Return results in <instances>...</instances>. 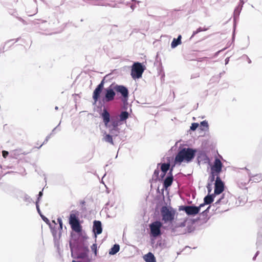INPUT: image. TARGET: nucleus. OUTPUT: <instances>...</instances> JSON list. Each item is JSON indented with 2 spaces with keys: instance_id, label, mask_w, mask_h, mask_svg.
<instances>
[{
  "instance_id": "obj_1",
  "label": "nucleus",
  "mask_w": 262,
  "mask_h": 262,
  "mask_svg": "<svg viewBox=\"0 0 262 262\" xmlns=\"http://www.w3.org/2000/svg\"><path fill=\"white\" fill-rule=\"evenodd\" d=\"M101 116L105 126L109 128L111 133L114 134V132L119 133V129L118 128V126L121 125L120 121L119 120L112 118L111 121V123L110 125H108V123L110 122V115L106 109H104L103 110V112Z\"/></svg>"
},
{
  "instance_id": "obj_2",
  "label": "nucleus",
  "mask_w": 262,
  "mask_h": 262,
  "mask_svg": "<svg viewBox=\"0 0 262 262\" xmlns=\"http://www.w3.org/2000/svg\"><path fill=\"white\" fill-rule=\"evenodd\" d=\"M196 150L190 148H184L179 151L175 158V162L181 163L183 161L189 162L194 157Z\"/></svg>"
},
{
  "instance_id": "obj_3",
  "label": "nucleus",
  "mask_w": 262,
  "mask_h": 262,
  "mask_svg": "<svg viewBox=\"0 0 262 262\" xmlns=\"http://www.w3.org/2000/svg\"><path fill=\"white\" fill-rule=\"evenodd\" d=\"M69 224L73 231L77 233L81 232L82 226L80 224L77 213H71L70 214Z\"/></svg>"
},
{
  "instance_id": "obj_4",
  "label": "nucleus",
  "mask_w": 262,
  "mask_h": 262,
  "mask_svg": "<svg viewBox=\"0 0 262 262\" xmlns=\"http://www.w3.org/2000/svg\"><path fill=\"white\" fill-rule=\"evenodd\" d=\"M161 214L162 220L164 223H167L174 220L175 211L170 210L166 206H164L161 209Z\"/></svg>"
},
{
  "instance_id": "obj_5",
  "label": "nucleus",
  "mask_w": 262,
  "mask_h": 262,
  "mask_svg": "<svg viewBox=\"0 0 262 262\" xmlns=\"http://www.w3.org/2000/svg\"><path fill=\"white\" fill-rule=\"evenodd\" d=\"M144 71V69L141 63H135L132 66L131 71L132 78L135 79L141 77Z\"/></svg>"
},
{
  "instance_id": "obj_6",
  "label": "nucleus",
  "mask_w": 262,
  "mask_h": 262,
  "mask_svg": "<svg viewBox=\"0 0 262 262\" xmlns=\"http://www.w3.org/2000/svg\"><path fill=\"white\" fill-rule=\"evenodd\" d=\"M162 226V223L159 221H155L149 225L151 235L156 237L161 234V228Z\"/></svg>"
},
{
  "instance_id": "obj_7",
  "label": "nucleus",
  "mask_w": 262,
  "mask_h": 262,
  "mask_svg": "<svg viewBox=\"0 0 262 262\" xmlns=\"http://www.w3.org/2000/svg\"><path fill=\"white\" fill-rule=\"evenodd\" d=\"M204 206V204H201L199 206H183L182 210L188 215H195L197 214L201 208Z\"/></svg>"
},
{
  "instance_id": "obj_8",
  "label": "nucleus",
  "mask_w": 262,
  "mask_h": 262,
  "mask_svg": "<svg viewBox=\"0 0 262 262\" xmlns=\"http://www.w3.org/2000/svg\"><path fill=\"white\" fill-rule=\"evenodd\" d=\"M104 80L103 79L94 91L93 94V99L95 102H96L98 100L100 94L104 88Z\"/></svg>"
},
{
  "instance_id": "obj_9",
  "label": "nucleus",
  "mask_w": 262,
  "mask_h": 262,
  "mask_svg": "<svg viewBox=\"0 0 262 262\" xmlns=\"http://www.w3.org/2000/svg\"><path fill=\"white\" fill-rule=\"evenodd\" d=\"M214 185L215 194H220L224 190V184L219 177H216Z\"/></svg>"
},
{
  "instance_id": "obj_10",
  "label": "nucleus",
  "mask_w": 262,
  "mask_h": 262,
  "mask_svg": "<svg viewBox=\"0 0 262 262\" xmlns=\"http://www.w3.org/2000/svg\"><path fill=\"white\" fill-rule=\"evenodd\" d=\"M222 167L223 164L221 160L218 158H216L214 160L213 165L211 167V171L213 173L220 174L222 171Z\"/></svg>"
},
{
  "instance_id": "obj_11",
  "label": "nucleus",
  "mask_w": 262,
  "mask_h": 262,
  "mask_svg": "<svg viewBox=\"0 0 262 262\" xmlns=\"http://www.w3.org/2000/svg\"><path fill=\"white\" fill-rule=\"evenodd\" d=\"M105 94L103 98V100L106 102H110L114 99L115 96V92L114 90L110 88H107L105 90Z\"/></svg>"
},
{
  "instance_id": "obj_12",
  "label": "nucleus",
  "mask_w": 262,
  "mask_h": 262,
  "mask_svg": "<svg viewBox=\"0 0 262 262\" xmlns=\"http://www.w3.org/2000/svg\"><path fill=\"white\" fill-rule=\"evenodd\" d=\"M115 90L120 93L124 98H127L128 95V91L127 89L123 85H118L115 86Z\"/></svg>"
},
{
  "instance_id": "obj_13",
  "label": "nucleus",
  "mask_w": 262,
  "mask_h": 262,
  "mask_svg": "<svg viewBox=\"0 0 262 262\" xmlns=\"http://www.w3.org/2000/svg\"><path fill=\"white\" fill-rule=\"evenodd\" d=\"M172 168L170 169V171H169L168 174H169V176H168L165 180L164 181L163 183V186L165 189H167L168 187L170 186L172 183L173 182V176L172 175Z\"/></svg>"
},
{
  "instance_id": "obj_14",
  "label": "nucleus",
  "mask_w": 262,
  "mask_h": 262,
  "mask_svg": "<svg viewBox=\"0 0 262 262\" xmlns=\"http://www.w3.org/2000/svg\"><path fill=\"white\" fill-rule=\"evenodd\" d=\"M93 230L95 234H100L102 233V229L101 223L99 221L94 222Z\"/></svg>"
},
{
  "instance_id": "obj_15",
  "label": "nucleus",
  "mask_w": 262,
  "mask_h": 262,
  "mask_svg": "<svg viewBox=\"0 0 262 262\" xmlns=\"http://www.w3.org/2000/svg\"><path fill=\"white\" fill-rule=\"evenodd\" d=\"M242 9V5H238L234 9L233 13L234 27H235L236 19L238 18L239 15Z\"/></svg>"
},
{
  "instance_id": "obj_16",
  "label": "nucleus",
  "mask_w": 262,
  "mask_h": 262,
  "mask_svg": "<svg viewBox=\"0 0 262 262\" xmlns=\"http://www.w3.org/2000/svg\"><path fill=\"white\" fill-rule=\"evenodd\" d=\"M143 258L146 262H156V259L154 255L151 252H149L147 254L143 256Z\"/></svg>"
},
{
  "instance_id": "obj_17",
  "label": "nucleus",
  "mask_w": 262,
  "mask_h": 262,
  "mask_svg": "<svg viewBox=\"0 0 262 262\" xmlns=\"http://www.w3.org/2000/svg\"><path fill=\"white\" fill-rule=\"evenodd\" d=\"M181 39L182 36L181 35H179L177 38H173L171 43V47L173 49L180 45L182 42Z\"/></svg>"
},
{
  "instance_id": "obj_18",
  "label": "nucleus",
  "mask_w": 262,
  "mask_h": 262,
  "mask_svg": "<svg viewBox=\"0 0 262 262\" xmlns=\"http://www.w3.org/2000/svg\"><path fill=\"white\" fill-rule=\"evenodd\" d=\"M250 181L254 183H258L262 181V173H257L252 176L250 178Z\"/></svg>"
},
{
  "instance_id": "obj_19",
  "label": "nucleus",
  "mask_w": 262,
  "mask_h": 262,
  "mask_svg": "<svg viewBox=\"0 0 262 262\" xmlns=\"http://www.w3.org/2000/svg\"><path fill=\"white\" fill-rule=\"evenodd\" d=\"M129 117V113L126 111L122 112L119 115V120L121 121H125Z\"/></svg>"
},
{
  "instance_id": "obj_20",
  "label": "nucleus",
  "mask_w": 262,
  "mask_h": 262,
  "mask_svg": "<svg viewBox=\"0 0 262 262\" xmlns=\"http://www.w3.org/2000/svg\"><path fill=\"white\" fill-rule=\"evenodd\" d=\"M170 167V164L169 163H163L161 164V169L162 171L163 172V174L162 177H163L166 172L168 170Z\"/></svg>"
},
{
  "instance_id": "obj_21",
  "label": "nucleus",
  "mask_w": 262,
  "mask_h": 262,
  "mask_svg": "<svg viewBox=\"0 0 262 262\" xmlns=\"http://www.w3.org/2000/svg\"><path fill=\"white\" fill-rule=\"evenodd\" d=\"M204 205L205 204H210L213 202V197L212 195H208L204 198Z\"/></svg>"
},
{
  "instance_id": "obj_22",
  "label": "nucleus",
  "mask_w": 262,
  "mask_h": 262,
  "mask_svg": "<svg viewBox=\"0 0 262 262\" xmlns=\"http://www.w3.org/2000/svg\"><path fill=\"white\" fill-rule=\"evenodd\" d=\"M131 4L129 6L130 9H132V11L133 12L135 8H136L138 6H139V4L141 3L140 1H138L136 0H131Z\"/></svg>"
},
{
  "instance_id": "obj_23",
  "label": "nucleus",
  "mask_w": 262,
  "mask_h": 262,
  "mask_svg": "<svg viewBox=\"0 0 262 262\" xmlns=\"http://www.w3.org/2000/svg\"><path fill=\"white\" fill-rule=\"evenodd\" d=\"M119 249H120L119 246L118 245L115 244L111 248V250L110 251L109 253L112 255L115 254L119 251Z\"/></svg>"
},
{
  "instance_id": "obj_24",
  "label": "nucleus",
  "mask_w": 262,
  "mask_h": 262,
  "mask_svg": "<svg viewBox=\"0 0 262 262\" xmlns=\"http://www.w3.org/2000/svg\"><path fill=\"white\" fill-rule=\"evenodd\" d=\"M16 41H14V39H11L8 40L5 43V45L3 47V49L5 48H10L12 47V45H13Z\"/></svg>"
},
{
  "instance_id": "obj_25",
  "label": "nucleus",
  "mask_w": 262,
  "mask_h": 262,
  "mask_svg": "<svg viewBox=\"0 0 262 262\" xmlns=\"http://www.w3.org/2000/svg\"><path fill=\"white\" fill-rule=\"evenodd\" d=\"M207 30H208V28H202L201 27H199L195 31H193L192 35H191V36L190 37V39H191L195 35L199 33V32H202V31H207Z\"/></svg>"
},
{
  "instance_id": "obj_26",
  "label": "nucleus",
  "mask_w": 262,
  "mask_h": 262,
  "mask_svg": "<svg viewBox=\"0 0 262 262\" xmlns=\"http://www.w3.org/2000/svg\"><path fill=\"white\" fill-rule=\"evenodd\" d=\"M94 5H101V6H109L112 7H119L117 4H115L114 5H112V4H108L107 5H104V4H103L100 2H95L94 3Z\"/></svg>"
},
{
  "instance_id": "obj_27",
  "label": "nucleus",
  "mask_w": 262,
  "mask_h": 262,
  "mask_svg": "<svg viewBox=\"0 0 262 262\" xmlns=\"http://www.w3.org/2000/svg\"><path fill=\"white\" fill-rule=\"evenodd\" d=\"M104 140L106 142H108L113 145L114 144L112 136H111L110 135H106L104 137Z\"/></svg>"
},
{
  "instance_id": "obj_28",
  "label": "nucleus",
  "mask_w": 262,
  "mask_h": 262,
  "mask_svg": "<svg viewBox=\"0 0 262 262\" xmlns=\"http://www.w3.org/2000/svg\"><path fill=\"white\" fill-rule=\"evenodd\" d=\"M201 126H203V128H202V130H206L208 128V124L207 121L204 120L201 122Z\"/></svg>"
},
{
  "instance_id": "obj_29",
  "label": "nucleus",
  "mask_w": 262,
  "mask_h": 262,
  "mask_svg": "<svg viewBox=\"0 0 262 262\" xmlns=\"http://www.w3.org/2000/svg\"><path fill=\"white\" fill-rule=\"evenodd\" d=\"M119 4H124L126 6H130V4H131V0H129V1H126V0H120L118 2Z\"/></svg>"
},
{
  "instance_id": "obj_30",
  "label": "nucleus",
  "mask_w": 262,
  "mask_h": 262,
  "mask_svg": "<svg viewBox=\"0 0 262 262\" xmlns=\"http://www.w3.org/2000/svg\"><path fill=\"white\" fill-rule=\"evenodd\" d=\"M91 248L92 251L93 252H94V253H95V255H97V244H93L91 246Z\"/></svg>"
},
{
  "instance_id": "obj_31",
  "label": "nucleus",
  "mask_w": 262,
  "mask_h": 262,
  "mask_svg": "<svg viewBox=\"0 0 262 262\" xmlns=\"http://www.w3.org/2000/svg\"><path fill=\"white\" fill-rule=\"evenodd\" d=\"M199 126V124L198 123H193L191 124V126H190V129L192 130H195Z\"/></svg>"
},
{
  "instance_id": "obj_32",
  "label": "nucleus",
  "mask_w": 262,
  "mask_h": 262,
  "mask_svg": "<svg viewBox=\"0 0 262 262\" xmlns=\"http://www.w3.org/2000/svg\"><path fill=\"white\" fill-rule=\"evenodd\" d=\"M159 172L160 171L158 169H155L153 174V178H155L156 179H158L159 177Z\"/></svg>"
},
{
  "instance_id": "obj_33",
  "label": "nucleus",
  "mask_w": 262,
  "mask_h": 262,
  "mask_svg": "<svg viewBox=\"0 0 262 262\" xmlns=\"http://www.w3.org/2000/svg\"><path fill=\"white\" fill-rule=\"evenodd\" d=\"M219 174L218 173H212V171H211V176H210V181L211 182H213L214 181V179H215V177L216 176L217 177H219Z\"/></svg>"
},
{
  "instance_id": "obj_34",
  "label": "nucleus",
  "mask_w": 262,
  "mask_h": 262,
  "mask_svg": "<svg viewBox=\"0 0 262 262\" xmlns=\"http://www.w3.org/2000/svg\"><path fill=\"white\" fill-rule=\"evenodd\" d=\"M118 31V27L117 26L114 25L112 26L111 30V34L114 33L115 32Z\"/></svg>"
},
{
  "instance_id": "obj_35",
  "label": "nucleus",
  "mask_w": 262,
  "mask_h": 262,
  "mask_svg": "<svg viewBox=\"0 0 262 262\" xmlns=\"http://www.w3.org/2000/svg\"><path fill=\"white\" fill-rule=\"evenodd\" d=\"M57 222L58 223H59V229L60 230H62V220L60 218H58L57 219Z\"/></svg>"
},
{
  "instance_id": "obj_36",
  "label": "nucleus",
  "mask_w": 262,
  "mask_h": 262,
  "mask_svg": "<svg viewBox=\"0 0 262 262\" xmlns=\"http://www.w3.org/2000/svg\"><path fill=\"white\" fill-rule=\"evenodd\" d=\"M9 154V152L7 151L3 150L2 151V155L4 158H6Z\"/></svg>"
},
{
  "instance_id": "obj_37",
  "label": "nucleus",
  "mask_w": 262,
  "mask_h": 262,
  "mask_svg": "<svg viewBox=\"0 0 262 262\" xmlns=\"http://www.w3.org/2000/svg\"><path fill=\"white\" fill-rule=\"evenodd\" d=\"M41 216L42 219V220L48 224H50V221L45 216L41 215Z\"/></svg>"
},
{
  "instance_id": "obj_38",
  "label": "nucleus",
  "mask_w": 262,
  "mask_h": 262,
  "mask_svg": "<svg viewBox=\"0 0 262 262\" xmlns=\"http://www.w3.org/2000/svg\"><path fill=\"white\" fill-rule=\"evenodd\" d=\"M38 201H36V208H37V211L38 212V213L41 215V211L40 210V209H39V205H38Z\"/></svg>"
},
{
  "instance_id": "obj_39",
  "label": "nucleus",
  "mask_w": 262,
  "mask_h": 262,
  "mask_svg": "<svg viewBox=\"0 0 262 262\" xmlns=\"http://www.w3.org/2000/svg\"><path fill=\"white\" fill-rule=\"evenodd\" d=\"M210 206H209L205 210L203 211L202 213V214L203 215H207V213L209 211V209L210 208Z\"/></svg>"
},
{
  "instance_id": "obj_40",
  "label": "nucleus",
  "mask_w": 262,
  "mask_h": 262,
  "mask_svg": "<svg viewBox=\"0 0 262 262\" xmlns=\"http://www.w3.org/2000/svg\"><path fill=\"white\" fill-rule=\"evenodd\" d=\"M42 192L41 191H40V192H39V194H38V199H37V201H38V202H39V198H40V197H41V196H42Z\"/></svg>"
},
{
  "instance_id": "obj_41",
  "label": "nucleus",
  "mask_w": 262,
  "mask_h": 262,
  "mask_svg": "<svg viewBox=\"0 0 262 262\" xmlns=\"http://www.w3.org/2000/svg\"><path fill=\"white\" fill-rule=\"evenodd\" d=\"M244 4V1L243 0H240L239 4L238 5H242V7H243Z\"/></svg>"
},
{
  "instance_id": "obj_42",
  "label": "nucleus",
  "mask_w": 262,
  "mask_h": 262,
  "mask_svg": "<svg viewBox=\"0 0 262 262\" xmlns=\"http://www.w3.org/2000/svg\"><path fill=\"white\" fill-rule=\"evenodd\" d=\"M258 253H259V252H258V251H257V252H256V253L255 254V256L253 257V259H254V260L255 259L256 257L258 255Z\"/></svg>"
},
{
  "instance_id": "obj_43",
  "label": "nucleus",
  "mask_w": 262,
  "mask_h": 262,
  "mask_svg": "<svg viewBox=\"0 0 262 262\" xmlns=\"http://www.w3.org/2000/svg\"><path fill=\"white\" fill-rule=\"evenodd\" d=\"M221 199H219L215 203L217 204V203H219L221 201Z\"/></svg>"
},
{
  "instance_id": "obj_44",
  "label": "nucleus",
  "mask_w": 262,
  "mask_h": 262,
  "mask_svg": "<svg viewBox=\"0 0 262 262\" xmlns=\"http://www.w3.org/2000/svg\"><path fill=\"white\" fill-rule=\"evenodd\" d=\"M18 19H19V20H21L22 21H24L21 18H19Z\"/></svg>"
},
{
  "instance_id": "obj_45",
  "label": "nucleus",
  "mask_w": 262,
  "mask_h": 262,
  "mask_svg": "<svg viewBox=\"0 0 262 262\" xmlns=\"http://www.w3.org/2000/svg\"><path fill=\"white\" fill-rule=\"evenodd\" d=\"M17 45H16L14 46L13 47V48H18V47H17Z\"/></svg>"
},
{
  "instance_id": "obj_46",
  "label": "nucleus",
  "mask_w": 262,
  "mask_h": 262,
  "mask_svg": "<svg viewBox=\"0 0 262 262\" xmlns=\"http://www.w3.org/2000/svg\"><path fill=\"white\" fill-rule=\"evenodd\" d=\"M41 22H42V23H45V22H46V21H45V20H41Z\"/></svg>"
},
{
  "instance_id": "obj_47",
  "label": "nucleus",
  "mask_w": 262,
  "mask_h": 262,
  "mask_svg": "<svg viewBox=\"0 0 262 262\" xmlns=\"http://www.w3.org/2000/svg\"><path fill=\"white\" fill-rule=\"evenodd\" d=\"M223 49L226 50V49H227V48H224Z\"/></svg>"
}]
</instances>
